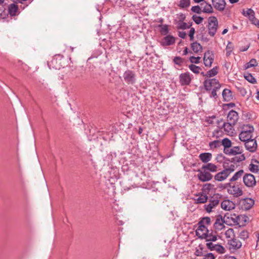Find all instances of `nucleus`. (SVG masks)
<instances>
[{"label":"nucleus","mask_w":259,"mask_h":259,"mask_svg":"<svg viewBox=\"0 0 259 259\" xmlns=\"http://www.w3.org/2000/svg\"><path fill=\"white\" fill-rule=\"evenodd\" d=\"M196 234L199 238L204 239L205 241H217V236L212 232L209 233L208 228L198 225Z\"/></svg>","instance_id":"nucleus-1"},{"label":"nucleus","mask_w":259,"mask_h":259,"mask_svg":"<svg viewBox=\"0 0 259 259\" xmlns=\"http://www.w3.org/2000/svg\"><path fill=\"white\" fill-rule=\"evenodd\" d=\"M235 169V165L231 164L228 167H225L224 170L217 173L214 176V179L217 181L222 182L225 180Z\"/></svg>","instance_id":"nucleus-2"},{"label":"nucleus","mask_w":259,"mask_h":259,"mask_svg":"<svg viewBox=\"0 0 259 259\" xmlns=\"http://www.w3.org/2000/svg\"><path fill=\"white\" fill-rule=\"evenodd\" d=\"M254 128L249 125H244L242 131L239 135V139L244 142L249 140L253 138Z\"/></svg>","instance_id":"nucleus-3"},{"label":"nucleus","mask_w":259,"mask_h":259,"mask_svg":"<svg viewBox=\"0 0 259 259\" xmlns=\"http://www.w3.org/2000/svg\"><path fill=\"white\" fill-rule=\"evenodd\" d=\"M218 21L215 17L211 16L208 18V33L211 36H213L218 29Z\"/></svg>","instance_id":"nucleus-4"},{"label":"nucleus","mask_w":259,"mask_h":259,"mask_svg":"<svg viewBox=\"0 0 259 259\" xmlns=\"http://www.w3.org/2000/svg\"><path fill=\"white\" fill-rule=\"evenodd\" d=\"M206 242V246L207 247L208 249L211 251H215L218 253L222 254L225 253V248L219 244H215L214 242L216 241H205Z\"/></svg>","instance_id":"nucleus-5"},{"label":"nucleus","mask_w":259,"mask_h":259,"mask_svg":"<svg viewBox=\"0 0 259 259\" xmlns=\"http://www.w3.org/2000/svg\"><path fill=\"white\" fill-rule=\"evenodd\" d=\"M228 192L235 197H238L243 195L242 188L238 185H229Z\"/></svg>","instance_id":"nucleus-6"},{"label":"nucleus","mask_w":259,"mask_h":259,"mask_svg":"<svg viewBox=\"0 0 259 259\" xmlns=\"http://www.w3.org/2000/svg\"><path fill=\"white\" fill-rule=\"evenodd\" d=\"M204 85L206 90H210L212 88L220 89L221 84L215 78L206 79L204 81Z\"/></svg>","instance_id":"nucleus-7"},{"label":"nucleus","mask_w":259,"mask_h":259,"mask_svg":"<svg viewBox=\"0 0 259 259\" xmlns=\"http://www.w3.org/2000/svg\"><path fill=\"white\" fill-rule=\"evenodd\" d=\"M219 204V200L217 197L211 198L208 201V203L204 205L205 210L207 212H210L213 211Z\"/></svg>","instance_id":"nucleus-8"},{"label":"nucleus","mask_w":259,"mask_h":259,"mask_svg":"<svg viewBox=\"0 0 259 259\" xmlns=\"http://www.w3.org/2000/svg\"><path fill=\"white\" fill-rule=\"evenodd\" d=\"M197 177L198 179L202 182H207L212 179V175L206 170H198Z\"/></svg>","instance_id":"nucleus-9"},{"label":"nucleus","mask_w":259,"mask_h":259,"mask_svg":"<svg viewBox=\"0 0 259 259\" xmlns=\"http://www.w3.org/2000/svg\"><path fill=\"white\" fill-rule=\"evenodd\" d=\"M244 146L246 149L251 153L255 152L257 147V142L254 138L246 141Z\"/></svg>","instance_id":"nucleus-10"},{"label":"nucleus","mask_w":259,"mask_h":259,"mask_svg":"<svg viewBox=\"0 0 259 259\" xmlns=\"http://www.w3.org/2000/svg\"><path fill=\"white\" fill-rule=\"evenodd\" d=\"M232 220L233 222L238 225H243V222H246L247 217L243 215H236L235 213L231 214L230 217H228Z\"/></svg>","instance_id":"nucleus-11"},{"label":"nucleus","mask_w":259,"mask_h":259,"mask_svg":"<svg viewBox=\"0 0 259 259\" xmlns=\"http://www.w3.org/2000/svg\"><path fill=\"white\" fill-rule=\"evenodd\" d=\"M243 182L248 187H252L256 184V181L254 176L250 174H246L243 177Z\"/></svg>","instance_id":"nucleus-12"},{"label":"nucleus","mask_w":259,"mask_h":259,"mask_svg":"<svg viewBox=\"0 0 259 259\" xmlns=\"http://www.w3.org/2000/svg\"><path fill=\"white\" fill-rule=\"evenodd\" d=\"M135 73L133 71L128 70L123 73V77L128 84H134L135 82Z\"/></svg>","instance_id":"nucleus-13"},{"label":"nucleus","mask_w":259,"mask_h":259,"mask_svg":"<svg viewBox=\"0 0 259 259\" xmlns=\"http://www.w3.org/2000/svg\"><path fill=\"white\" fill-rule=\"evenodd\" d=\"M57 57L61 58L62 57V56L60 55L57 56L56 55L51 62H48V65L50 69L54 68L55 69H60L62 67L61 60H59V61H58Z\"/></svg>","instance_id":"nucleus-14"},{"label":"nucleus","mask_w":259,"mask_h":259,"mask_svg":"<svg viewBox=\"0 0 259 259\" xmlns=\"http://www.w3.org/2000/svg\"><path fill=\"white\" fill-rule=\"evenodd\" d=\"M214 60V55L212 52L210 51H207L205 53L203 61L204 64L206 67H210Z\"/></svg>","instance_id":"nucleus-15"},{"label":"nucleus","mask_w":259,"mask_h":259,"mask_svg":"<svg viewBox=\"0 0 259 259\" xmlns=\"http://www.w3.org/2000/svg\"><path fill=\"white\" fill-rule=\"evenodd\" d=\"M238 113L232 110L229 111L227 116V122H229L233 124H235L238 120Z\"/></svg>","instance_id":"nucleus-16"},{"label":"nucleus","mask_w":259,"mask_h":259,"mask_svg":"<svg viewBox=\"0 0 259 259\" xmlns=\"http://www.w3.org/2000/svg\"><path fill=\"white\" fill-rule=\"evenodd\" d=\"M208 196L207 194L203 193H199L195 195L194 200L195 203H204L207 202Z\"/></svg>","instance_id":"nucleus-17"},{"label":"nucleus","mask_w":259,"mask_h":259,"mask_svg":"<svg viewBox=\"0 0 259 259\" xmlns=\"http://www.w3.org/2000/svg\"><path fill=\"white\" fill-rule=\"evenodd\" d=\"M224 220L221 215L217 217L215 222L214 223L213 227L218 231H221L225 228Z\"/></svg>","instance_id":"nucleus-18"},{"label":"nucleus","mask_w":259,"mask_h":259,"mask_svg":"<svg viewBox=\"0 0 259 259\" xmlns=\"http://www.w3.org/2000/svg\"><path fill=\"white\" fill-rule=\"evenodd\" d=\"M212 3L214 8L219 11H223L226 5L225 0H212Z\"/></svg>","instance_id":"nucleus-19"},{"label":"nucleus","mask_w":259,"mask_h":259,"mask_svg":"<svg viewBox=\"0 0 259 259\" xmlns=\"http://www.w3.org/2000/svg\"><path fill=\"white\" fill-rule=\"evenodd\" d=\"M191 77L189 73H182L180 75V81L182 85H188L190 83Z\"/></svg>","instance_id":"nucleus-20"},{"label":"nucleus","mask_w":259,"mask_h":259,"mask_svg":"<svg viewBox=\"0 0 259 259\" xmlns=\"http://www.w3.org/2000/svg\"><path fill=\"white\" fill-rule=\"evenodd\" d=\"M227 152L225 153L229 155H236L240 154L243 152V149L241 147L234 146L231 147L229 150H226Z\"/></svg>","instance_id":"nucleus-21"},{"label":"nucleus","mask_w":259,"mask_h":259,"mask_svg":"<svg viewBox=\"0 0 259 259\" xmlns=\"http://www.w3.org/2000/svg\"><path fill=\"white\" fill-rule=\"evenodd\" d=\"M228 244L230 248L234 249H238L242 246V243L236 238H233L229 240Z\"/></svg>","instance_id":"nucleus-22"},{"label":"nucleus","mask_w":259,"mask_h":259,"mask_svg":"<svg viewBox=\"0 0 259 259\" xmlns=\"http://www.w3.org/2000/svg\"><path fill=\"white\" fill-rule=\"evenodd\" d=\"M221 207L225 210H230L235 208V204L229 200H225L221 203Z\"/></svg>","instance_id":"nucleus-23"},{"label":"nucleus","mask_w":259,"mask_h":259,"mask_svg":"<svg viewBox=\"0 0 259 259\" xmlns=\"http://www.w3.org/2000/svg\"><path fill=\"white\" fill-rule=\"evenodd\" d=\"M218 166L212 163H208L206 164L202 165L201 168L202 170H206L207 171L215 172L218 171Z\"/></svg>","instance_id":"nucleus-24"},{"label":"nucleus","mask_w":259,"mask_h":259,"mask_svg":"<svg viewBox=\"0 0 259 259\" xmlns=\"http://www.w3.org/2000/svg\"><path fill=\"white\" fill-rule=\"evenodd\" d=\"M175 38L171 35H167L164 37L161 41L162 46H170L175 44Z\"/></svg>","instance_id":"nucleus-25"},{"label":"nucleus","mask_w":259,"mask_h":259,"mask_svg":"<svg viewBox=\"0 0 259 259\" xmlns=\"http://www.w3.org/2000/svg\"><path fill=\"white\" fill-rule=\"evenodd\" d=\"M242 206L245 209H249L254 204V201L251 198H245L241 201Z\"/></svg>","instance_id":"nucleus-26"},{"label":"nucleus","mask_w":259,"mask_h":259,"mask_svg":"<svg viewBox=\"0 0 259 259\" xmlns=\"http://www.w3.org/2000/svg\"><path fill=\"white\" fill-rule=\"evenodd\" d=\"M200 5L202 8V12L208 14H211L213 12L212 7L210 4L205 2L201 3Z\"/></svg>","instance_id":"nucleus-27"},{"label":"nucleus","mask_w":259,"mask_h":259,"mask_svg":"<svg viewBox=\"0 0 259 259\" xmlns=\"http://www.w3.org/2000/svg\"><path fill=\"white\" fill-rule=\"evenodd\" d=\"M235 124H233L229 122H224L223 124V127L224 128V131L226 132V133L230 135L233 134L234 129V125Z\"/></svg>","instance_id":"nucleus-28"},{"label":"nucleus","mask_w":259,"mask_h":259,"mask_svg":"<svg viewBox=\"0 0 259 259\" xmlns=\"http://www.w3.org/2000/svg\"><path fill=\"white\" fill-rule=\"evenodd\" d=\"M199 159L203 163H207L211 160L212 154L210 153H201L199 156Z\"/></svg>","instance_id":"nucleus-29"},{"label":"nucleus","mask_w":259,"mask_h":259,"mask_svg":"<svg viewBox=\"0 0 259 259\" xmlns=\"http://www.w3.org/2000/svg\"><path fill=\"white\" fill-rule=\"evenodd\" d=\"M222 95L224 100L227 102L230 101L233 98L232 92L227 89L224 90Z\"/></svg>","instance_id":"nucleus-30"},{"label":"nucleus","mask_w":259,"mask_h":259,"mask_svg":"<svg viewBox=\"0 0 259 259\" xmlns=\"http://www.w3.org/2000/svg\"><path fill=\"white\" fill-rule=\"evenodd\" d=\"M221 145L224 146V152L226 153L227 152L226 150H229L232 147V142L229 139L225 138L221 142Z\"/></svg>","instance_id":"nucleus-31"},{"label":"nucleus","mask_w":259,"mask_h":259,"mask_svg":"<svg viewBox=\"0 0 259 259\" xmlns=\"http://www.w3.org/2000/svg\"><path fill=\"white\" fill-rule=\"evenodd\" d=\"M211 224V219L209 217L203 218L198 223V225L205 227L208 228Z\"/></svg>","instance_id":"nucleus-32"},{"label":"nucleus","mask_w":259,"mask_h":259,"mask_svg":"<svg viewBox=\"0 0 259 259\" xmlns=\"http://www.w3.org/2000/svg\"><path fill=\"white\" fill-rule=\"evenodd\" d=\"M242 14L244 16L247 17L250 21L255 17L254 12L251 9H248L246 11L243 10Z\"/></svg>","instance_id":"nucleus-33"},{"label":"nucleus","mask_w":259,"mask_h":259,"mask_svg":"<svg viewBox=\"0 0 259 259\" xmlns=\"http://www.w3.org/2000/svg\"><path fill=\"white\" fill-rule=\"evenodd\" d=\"M18 10V6L15 4H10L8 7L9 13L11 16L16 15Z\"/></svg>","instance_id":"nucleus-34"},{"label":"nucleus","mask_w":259,"mask_h":259,"mask_svg":"<svg viewBox=\"0 0 259 259\" xmlns=\"http://www.w3.org/2000/svg\"><path fill=\"white\" fill-rule=\"evenodd\" d=\"M191 48L195 53L201 52L202 51V46L197 42L192 43L191 44Z\"/></svg>","instance_id":"nucleus-35"},{"label":"nucleus","mask_w":259,"mask_h":259,"mask_svg":"<svg viewBox=\"0 0 259 259\" xmlns=\"http://www.w3.org/2000/svg\"><path fill=\"white\" fill-rule=\"evenodd\" d=\"M245 159V157L242 153L240 154L235 155L232 158V161L234 163H238L244 161Z\"/></svg>","instance_id":"nucleus-36"},{"label":"nucleus","mask_w":259,"mask_h":259,"mask_svg":"<svg viewBox=\"0 0 259 259\" xmlns=\"http://www.w3.org/2000/svg\"><path fill=\"white\" fill-rule=\"evenodd\" d=\"M244 173V171L242 169L239 170L238 171L236 172L234 176L230 179V182L236 181L241 177Z\"/></svg>","instance_id":"nucleus-37"},{"label":"nucleus","mask_w":259,"mask_h":259,"mask_svg":"<svg viewBox=\"0 0 259 259\" xmlns=\"http://www.w3.org/2000/svg\"><path fill=\"white\" fill-rule=\"evenodd\" d=\"M190 5V0H180L178 6L181 8L184 9L189 7Z\"/></svg>","instance_id":"nucleus-38"},{"label":"nucleus","mask_w":259,"mask_h":259,"mask_svg":"<svg viewBox=\"0 0 259 259\" xmlns=\"http://www.w3.org/2000/svg\"><path fill=\"white\" fill-rule=\"evenodd\" d=\"M218 68L217 67H213L207 72L206 76L209 77L214 76L218 74Z\"/></svg>","instance_id":"nucleus-39"},{"label":"nucleus","mask_w":259,"mask_h":259,"mask_svg":"<svg viewBox=\"0 0 259 259\" xmlns=\"http://www.w3.org/2000/svg\"><path fill=\"white\" fill-rule=\"evenodd\" d=\"M225 236L227 238H230L232 239L234 237V231L233 229L230 228L228 229L225 232Z\"/></svg>","instance_id":"nucleus-40"},{"label":"nucleus","mask_w":259,"mask_h":259,"mask_svg":"<svg viewBox=\"0 0 259 259\" xmlns=\"http://www.w3.org/2000/svg\"><path fill=\"white\" fill-rule=\"evenodd\" d=\"M203 245L201 244H200L198 247L196 248L195 251V254L196 256H202L203 255Z\"/></svg>","instance_id":"nucleus-41"},{"label":"nucleus","mask_w":259,"mask_h":259,"mask_svg":"<svg viewBox=\"0 0 259 259\" xmlns=\"http://www.w3.org/2000/svg\"><path fill=\"white\" fill-rule=\"evenodd\" d=\"M257 65V63L255 59H252L250 61L246 64V68H249Z\"/></svg>","instance_id":"nucleus-42"},{"label":"nucleus","mask_w":259,"mask_h":259,"mask_svg":"<svg viewBox=\"0 0 259 259\" xmlns=\"http://www.w3.org/2000/svg\"><path fill=\"white\" fill-rule=\"evenodd\" d=\"M233 50V45L229 42L226 47V56H229Z\"/></svg>","instance_id":"nucleus-43"},{"label":"nucleus","mask_w":259,"mask_h":259,"mask_svg":"<svg viewBox=\"0 0 259 259\" xmlns=\"http://www.w3.org/2000/svg\"><path fill=\"white\" fill-rule=\"evenodd\" d=\"M221 146V142L219 140H215L209 143L210 148H215Z\"/></svg>","instance_id":"nucleus-44"},{"label":"nucleus","mask_w":259,"mask_h":259,"mask_svg":"<svg viewBox=\"0 0 259 259\" xmlns=\"http://www.w3.org/2000/svg\"><path fill=\"white\" fill-rule=\"evenodd\" d=\"M189 69L195 73L198 74L200 72V71L201 70V68L193 64L189 65Z\"/></svg>","instance_id":"nucleus-45"},{"label":"nucleus","mask_w":259,"mask_h":259,"mask_svg":"<svg viewBox=\"0 0 259 259\" xmlns=\"http://www.w3.org/2000/svg\"><path fill=\"white\" fill-rule=\"evenodd\" d=\"M248 232L246 230H243L239 233V237L244 240L248 238Z\"/></svg>","instance_id":"nucleus-46"},{"label":"nucleus","mask_w":259,"mask_h":259,"mask_svg":"<svg viewBox=\"0 0 259 259\" xmlns=\"http://www.w3.org/2000/svg\"><path fill=\"white\" fill-rule=\"evenodd\" d=\"M192 19L197 24L201 23L203 20V18L202 17L197 15L193 16Z\"/></svg>","instance_id":"nucleus-47"},{"label":"nucleus","mask_w":259,"mask_h":259,"mask_svg":"<svg viewBox=\"0 0 259 259\" xmlns=\"http://www.w3.org/2000/svg\"><path fill=\"white\" fill-rule=\"evenodd\" d=\"M173 61L175 64L178 65L179 66H181L184 62L183 59L180 57H175Z\"/></svg>","instance_id":"nucleus-48"},{"label":"nucleus","mask_w":259,"mask_h":259,"mask_svg":"<svg viewBox=\"0 0 259 259\" xmlns=\"http://www.w3.org/2000/svg\"><path fill=\"white\" fill-rule=\"evenodd\" d=\"M249 168L252 172H257L259 170L258 166L253 163H251L249 165Z\"/></svg>","instance_id":"nucleus-49"},{"label":"nucleus","mask_w":259,"mask_h":259,"mask_svg":"<svg viewBox=\"0 0 259 259\" xmlns=\"http://www.w3.org/2000/svg\"><path fill=\"white\" fill-rule=\"evenodd\" d=\"M191 11L194 13H196L197 14H200L202 13L201 6H193L191 8Z\"/></svg>","instance_id":"nucleus-50"},{"label":"nucleus","mask_w":259,"mask_h":259,"mask_svg":"<svg viewBox=\"0 0 259 259\" xmlns=\"http://www.w3.org/2000/svg\"><path fill=\"white\" fill-rule=\"evenodd\" d=\"M201 58L200 57H195L192 56L190 58V61L192 63L198 64L200 62Z\"/></svg>","instance_id":"nucleus-51"},{"label":"nucleus","mask_w":259,"mask_h":259,"mask_svg":"<svg viewBox=\"0 0 259 259\" xmlns=\"http://www.w3.org/2000/svg\"><path fill=\"white\" fill-rule=\"evenodd\" d=\"M159 27L161 28V33L162 34L165 35L168 33V27L167 25H161Z\"/></svg>","instance_id":"nucleus-52"},{"label":"nucleus","mask_w":259,"mask_h":259,"mask_svg":"<svg viewBox=\"0 0 259 259\" xmlns=\"http://www.w3.org/2000/svg\"><path fill=\"white\" fill-rule=\"evenodd\" d=\"M245 78L247 80H248L249 82L251 83H253L256 82L255 79L250 74H249L248 75L245 76Z\"/></svg>","instance_id":"nucleus-53"},{"label":"nucleus","mask_w":259,"mask_h":259,"mask_svg":"<svg viewBox=\"0 0 259 259\" xmlns=\"http://www.w3.org/2000/svg\"><path fill=\"white\" fill-rule=\"evenodd\" d=\"M215 257L212 253H208L203 256L202 259H215Z\"/></svg>","instance_id":"nucleus-54"},{"label":"nucleus","mask_w":259,"mask_h":259,"mask_svg":"<svg viewBox=\"0 0 259 259\" xmlns=\"http://www.w3.org/2000/svg\"><path fill=\"white\" fill-rule=\"evenodd\" d=\"M194 33L195 29L193 27L191 28L189 32V36H190L191 40H193L194 38Z\"/></svg>","instance_id":"nucleus-55"},{"label":"nucleus","mask_w":259,"mask_h":259,"mask_svg":"<svg viewBox=\"0 0 259 259\" xmlns=\"http://www.w3.org/2000/svg\"><path fill=\"white\" fill-rule=\"evenodd\" d=\"M251 22L252 24H254L255 26L259 28V20H257L255 17H254V19L251 21Z\"/></svg>","instance_id":"nucleus-56"},{"label":"nucleus","mask_w":259,"mask_h":259,"mask_svg":"<svg viewBox=\"0 0 259 259\" xmlns=\"http://www.w3.org/2000/svg\"><path fill=\"white\" fill-rule=\"evenodd\" d=\"M218 90V89H213V90L211 92V97H214V98H215L217 97V91Z\"/></svg>","instance_id":"nucleus-57"},{"label":"nucleus","mask_w":259,"mask_h":259,"mask_svg":"<svg viewBox=\"0 0 259 259\" xmlns=\"http://www.w3.org/2000/svg\"><path fill=\"white\" fill-rule=\"evenodd\" d=\"M186 33L185 32H184V31L179 32V37H180L182 38H185L186 37Z\"/></svg>","instance_id":"nucleus-58"},{"label":"nucleus","mask_w":259,"mask_h":259,"mask_svg":"<svg viewBox=\"0 0 259 259\" xmlns=\"http://www.w3.org/2000/svg\"><path fill=\"white\" fill-rule=\"evenodd\" d=\"M110 1H111L112 2H115V3L116 4H117V5H122V4H122V2H121V1H120V2H119V3L118 2V0H116V1H115V0H110Z\"/></svg>","instance_id":"nucleus-59"},{"label":"nucleus","mask_w":259,"mask_h":259,"mask_svg":"<svg viewBox=\"0 0 259 259\" xmlns=\"http://www.w3.org/2000/svg\"><path fill=\"white\" fill-rule=\"evenodd\" d=\"M224 259H236L234 256H225Z\"/></svg>","instance_id":"nucleus-60"},{"label":"nucleus","mask_w":259,"mask_h":259,"mask_svg":"<svg viewBox=\"0 0 259 259\" xmlns=\"http://www.w3.org/2000/svg\"><path fill=\"white\" fill-rule=\"evenodd\" d=\"M188 54V48H185L184 51H183V55H186Z\"/></svg>","instance_id":"nucleus-61"},{"label":"nucleus","mask_w":259,"mask_h":259,"mask_svg":"<svg viewBox=\"0 0 259 259\" xmlns=\"http://www.w3.org/2000/svg\"><path fill=\"white\" fill-rule=\"evenodd\" d=\"M239 1V0H229V2L231 4L236 3Z\"/></svg>","instance_id":"nucleus-62"},{"label":"nucleus","mask_w":259,"mask_h":259,"mask_svg":"<svg viewBox=\"0 0 259 259\" xmlns=\"http://www.w3.org/2000/svg\"><path fill=\"white\" fill-rule=\"evenodd\" d=\"M255 235H256V237L257 238V243L259 241V232H256L255 233Z\"/></svg>","instance_id":"nucleus-63"},{"label":"nucleus","mask_w":259,"mask_h":259,"mask_svg":"<svg viewBox=\"0 0 259 259\" xmlns=\"http://www.w3.org/2000/svg\"><path fill=\"white\" fill-rule=\"evenodd\" d=\"M227 105L230 107H234L235 106V104L234 103H231L227 104Z\"/></svg>","instance_id":"nucleus-64"}]
</instances>
